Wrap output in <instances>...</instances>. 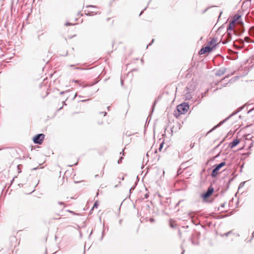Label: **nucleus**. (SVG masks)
<instances>
[{
	"instance_id": "38",
	"label": "nucleus",
	"mask_w": 254,
	"mask_h": 254,
	"mask_svg": "<svg viewBox=\"0 0 254 254\" xmlns=\"http://www.w3.org/2000/svg\"><path fill=\"white\" fill-rule=\"evenodd\" d=\"M134 187H132V188H131L130 189V190H129L130 192H131V191L132 190H134Z\"/></svg>"
},
{
	"instance_id": "11",
	"label": "nucleus",
	"mask_w": 254,
	"mask_h": 254,
	"mask_svg": "<svg viewBox=\"0 0 254 254\" xmlns=\"http://www.w3.org/2000/svg\"><path fill=\"white\" fill-rule=\"evenodd\" d=\"M238 42H239L240 44L241 45V46H237L235 44L234 45V47H235L236 49H241L242 48H243L244 46V42L243 40L242 39H240L238 41Z\"/></svg>"
},
{
	"instance_id": "17",
	"label": "nucleus",
	"mask_w": 254,
	"mask_h": 254,
	"mask_svg": "<svg viewBox=\"0 0 254 254\" xmlns=\"http://www.w3.org/2000/svg\"><path fill=\"white\" fill-rule=\"evenodd\" d=\"M205 51L204 50V49H203V48H202L199 51V55H202V54H204V53H205Z\"/></svg>"
},
{
	"instance_id": "41",
	"label": "nucleus",
	"mask_w": 254,
	"mask_h": 254,
	"mask_svg": "<svg viewBox=\"0 0 254 254\" xmlns=\"http://www.w3.org/2000/svg\"><path fill=\"white\" fill-rule=\"evenodd\" d=\"M219 156V155H217L216 156H215L214 157V159H215L216 158H217L218 156Z\"/></svg>"
},
{
	"instance_id": "32",
	"label": "nucleus",
	"mask_w": 254,
	"mask_h": 254,
	"mask_svg": "<svg viewBox=\"0 0 254 254\" xmlns=\"http://www.w3.org/2000/svg\"><path fill=\"white\" fill-rule=\"evenodd\" d=\"M121 83L122 86H123V80L122 78H121Z\"/></svg>"
},
{
	"instance_id": "19",
	"label": "nucleus",
	"mask_w": 254,
	"mask_h": 254,
	"mask_svg": "<svg viewBox=\"0 0 254 254\" xmlns=\"http://www.w3.org/2000/svg\"><path fill=\"white\" fill-rule=\"evenodd\" d=\"M231 232H232V231H229V232H227L226 233H224L223 235L226 236V237H227L231 233Z\"/></svg>"
},
{
	"instance_id": "42",
	"label": "nucleus",
	"mask_w": 254,
	"mask_h": 254,
	"mask_svg": "<svg viewBox=\"0 0 254 254\" xmlns=\"http://www.w3.org/2000/svg\"><path fill=\"white\" fill-rule=\"evenodd\" d=\"M245 182L242 183L240 184V185H242V186H244V185L245 184Z\"/></svg>"
},
{
	"instance_id": "3",
	"label": "nucleus",
	"mask_w": 254,
	"mask_h": 254,
	"mask_svg": "<svg viewBox=\"0 0 254 254\" xmlns=\"http://www.w3.org/2000/svg\"><path fill=\"white\" fill-rule=\"evenodd\" d=\"M243 107H241L240 108H239L237 111L233 113L232 114H231L230 115H229L227 118H226L224 120L222 121H221L218 124H217L216 126H214L210 131L209 132H211L213 130H214V129H215L216 128L219 127L220 126H221L222 125H223L227 120H228L229 119H230L231 117H232V116H233L234 115H236V114H237L238 112H239L240 111H241L242 109H243Z\"/></svg>"
},
{
	"instance_id": "44",
	"label": "nucleus",
	"mask_w": 254,
	"mask_h": 254,
	"mask_svg": "<svg viewBox=\"0 0 254 254\" xmlns=\"http://www.w3.org/2000/svg\"><path fill=\"white\" fill-rule=\"evenodd\" d=\"M251 140L254 141V137H252Z\"/></svg>"
},
{
	"instance_id": "14",
	"label": "nucleus",
	"mask_w": 254,
	"mask_h": 254,
	"mask_svg": "<svg viewBox=\"0 0 254 254\" xmlns=\"http://www.w3.org/2000/svg\"><path fill=\"white\" fill-rule=\"evenodd\" d=\"M241 17V15L239 14H235L233 17V19L232 20H235V22H236L237 21L239 20V19Z\"/></svg>"
},
{
	"instance_id": "51",
	"label": "nucleus",
	"mask_w": 254,
	"mask_h": 254,
	"mask_svg": "<svg viewBox=\"0 0 254 254\" xmlns=\"http://www.w3.org/2000/svg\"><path fill=\"white\" fill-rule=\"evenodd\" d=\"M63 103H64V105H66V104H65V101H64V102H63Z\"/></svg>"
},
{
	"instance_id": "6",
	"label": "nucleus",
	"mask_w": 254,
	"mask_h": 254,
	"mask_svg": "<svg viewBox=\"0 0 254 254\" xmlns=\"http://www.w3.org/2000/svg\"><path fill=\"white\" fill-rule=\"evenodd\" d=\"M217 42V39L216 38H213L211 41L208 42L207 45L209 46L210 47H212V48L213 49L219 44H216Z\"/></svg>"
},
{
	"instance_id": "49",
	"label": "nucleus",
	"mask_w": 254,
	"mask_h": 254,
	"mask_svg": "<svg viewBox=\"0 0 254 254\" xmlns=\"http://www.w3.org/2000/svg\"><path fill=\"white\" fill-rule=\"evenodd\" d=\"M86 86H87V85H84V86H83V87H85Z\"/></svg>"
},
{
	"instance_id": "4",
	"label": "nucleus",
	"mask_w": 254,
	"mask_h": 254,
	"mask_svg": "<svg viewBox=\"0 0 254 254\" xmlns=\"http://www.w3.org/2000/svg\"><path fill=\"white\" fill-rule=\"evenodd\" d=\"M45 135L43 133H39L36 135L33 138V141L34 143L38 144H41L44 139Z\"/></svg>"
},
{
	"instance_id": "52",
	"label": "nucleus",
	"mask_w": 254,
	"mask_h": 254,
	"mask_svg": "<svg viewBox=\"0 0 254 254\" xmlns=\"http://www.w3.org/2000/svg\"><path fill=\"white\" fill-rule=\"evenodd\" d=\"M156 101H155V102L154 103V105H153V106H154V105H155V104H156Z\"/></svg>"
},
{
	"instance_id": "21",
	"label": "nucleus",
	"mask_w": 254,
	"mask_h": 254,
	"mask_svg": "<svg viewBox=\"0 0 254 254\" xmlns=\"http://www.w3.org/2000/svg\"><path fill=\"white\" fill-rule=\"evenodd\" d=\"M58 203L61 205H63V207H64L65 206H64V203L63 202H61V201H59L58 202Z\"/></svg>"
},
{
	"instance_id": "30",
	"label": "nucleus",
	"mask_w": 254,
	"mask_h": 254,
	"mask_svg": "<svg viewBox=\"0 0 254 254\" xmlns=\"http://www.w3.org/2000/svg\"><path fill=\"white\" fill-rule=\"evenodd\" d=\"M100 114H104V116H106V115L107 113H106V112H100Z\"/></svg>"
},
{
	"instance_id": "35",
	"label": "nucleus",
	"mask_w": 254,
	"mask_h": 254,
	"mask_svg": "<svg viewBox=\"0 0 254 254\" xmlns=\"http://www.w3.org/2000/svg\"><path fill=\"white\" fill-rule=\"evenodd\" d=\"M154 40V39H152L151 43H150L149 45H148L147 46V48L149 45H151V44H152V43H153Z\"/></svg>"
},
{
	"instance_id": "28",
	"label": "nucleus",
	"mask_w": 254,
	"mask_h": 254,
	"mask_svg": "<svg viewBox=\"0 0 254 254\" xmlns=\"http://www.w3.org/2000/svg\"><path fill=\"white\" fill-rule=\"evenodd\" d=\"M181 169H182L180 168V169L178 170V174H181L182 173V172L181 171Z\"/></svg>"
},
{
	"instance_id": "34",
	"label": "nucleus",
	"mask_w": 254,
	"mask_h": 254,
	"mask_svg": "<svg viewBox=\"0 0 254 254\" xmlns=\"http://www.w3.org/2000/svg\"><path fill=\"white\" fill-rule=\"evenodd\" d=\"M148 197V194H145V195H144V198H147Z\"/></svg>"
},
{
	"instance_id": "39",
	"label": "nucleus",
	"mask_w": 254,
	"mask_h": 254,
	"mask_svg": "<svg viewBox=\"0 0 254 254\" xmlns=\"http://www.w3.org/2000/svg\"><path fill=\"white\" fill-rule=\"evenodd\" d=\"M103 236H104V231H102V237L101 239H102V238H103Z\"/></svg>"
},
{
	"instance_id": "48",
	"label": "nucleus",
	"mask_w": 254,
	"mask_h": 254,
	"mask_svg": "<svg viewBox=\"0 0 254 254\" xmlns=\"http://www.w3.org/2000/svg\"><path fill=\"white\" fill-rule=\"evenodd\" d=\"M208 91V89H207V90L204 92L206 94V93Z\"/></svg>"
},
{
	"instance_id": "18",
	"label": "nucleus",
	"mask_w": 254,
	"mask_h": 254,
	"mask_svg": "<svg viewBox=\"0 0 254 254\" xmlns=\"http://www.w3.org/2000/svg\"><path fill=\"white\" fill-rule=\"evenodd\" d=\"M163 145H164V142H163L160 143L159 147V151L161 150V149H162V148L163 147Z\"/></svg>"
},
{
	"instance_id": "9",
	"label": "nucleus",
	"mask_w": 254,
	"mask_h": 254,
	"mask_svg": "<svg viewBox=\"0 0 254 254\" xmlns=\"http://www.w3.org/2000/svg\"><path fill=\"white\" fill-rule=\"evenodd\" d=\"M200 235V233H195V234H192L191 237H190V240H191V243L193 245H196L197 244V242H195L194 240V239L196 237L198 238L199 235Z\"/></svg>"
},
{
	"instance_id": "56",
	"label": "nucleus",
	"mask_w": 254,
	"mask_h": 254,
	"mask_svg": "<svg viewBox=\"0 0 254 254\" xmlns=\"http://www.w3.org/2000/svg\"><path fill=\"white\" fill-rule=\"evenodd\" d=\"M122 180H124V177L122 178Z\"/></svg>"
},
{
	"instance_id": "26",
	"label": "nucleus",
	"mask_w": 254,
	"mask_h": 254,
	"mask_svg": "<svg viewBox=\"0 0 254 254\" xmlns=\"http://www.w3.org/2000/svg\"><path fill=\"white\" fill-rule=\"evenodd\" d=\"M68 91H69V90H66L65 91H62V92H60V94L61 95L64 94V93L67 92Z\"/></svg>"
},
{
	"instance_id": "50",
	"label": "nucleus",
	"mask_w": 254,
	"mask_h": 254,
	"mask_svg": "<svg viewBox=\"0 0 254 254\" xmlns=\"http://www.w3.org/2000/svg\"><path fill=\"white\" fill-rule=\"evenodd\" d=\"M77 164V162L75 163L74 165H76Z\"/></svg>"
},
{
	"instance_id": "47",
	"label": "nucleus",
	"mask_w": 254,
	"mask_h": 254,
	"mask_svg": "<svg viewBox=\"0 0 254 254\" xmlns=\"http://www.w3.org/2000/svg\"><path fill=\"white\" fill-rule=\"evenodd\" d=\"M149 155V152H147V153H146V156H148Z\"/></svg>"
},
{
	"instance_id": "20",
	"label": "nucleus",
	"mask_w": 254,
	"mask_h": 254,
	"mask_svg": "<svg viewBox=\"0 0 254 254\" xmlns=\"http://www.w3.org/2000/svg\"><path fill=\"white\" fill-rule=\"evenodd\" d=\"M123 158H124L123 157H121L120 158V159H119L118 161V164L121 163L122 162V160L123 159Z\"/></svg>"
},
{
	"instance_id": "27",
	"label": "nucleus",
	"mask_w": 254,
	"mask_h": 254,
	"mask_svg": "<svg viewBox=\"0 0 254 254\" xmlns=\"http://www.w3.org/2000/svg\"><path fill=\"white\" fill-rule=\"evenodd\" d=\"M193 213H194V212H190V213L189 214V216H190V217H191V218H192V214H193Z\"/></svg>"
},
{
	"instance_id": "22",
	"label": "nucleus",
	"mask_w": 254,
	"mask_h": 254,
	"mask_svg": "<svg viewBox=\"0 0 254 254\" xmlns=\"http://www.w3.org/2000/svg\"><path fill=\"white\" fill-rule=\"evenodd\" d=\"M86 7H97L96 6L93 5H88L86 6Z\"/></svg>"
},
{
	"instance_id": "37",
	"label": "nucleus",
	"mask_w": 254,
	"mask_h": 254,
	"mask_svg": "<svg viewBox=\"0 0 254 254\" xmlns=\"http://www.w3.org/2000/svg\"><path fill=\"white\" fill-rule=\"evenodd\" d=\"M170 226L172 228H174L175 226L172 223H170Z\"/></svg>"
},
{
	"instance_id": "8",
	"label": "nucleus",
	"mask_w": 254,
	"mask_h": 254,
	"mask_svg": "<svg viewBox=\"0 0 254 254\" xmlns=\"http://www.w3.org/2000/svg\"><path fill=\"white\" fill-rule=\"evenodd\" d=\"M226 69L224 67H222L217 70L215 73V75L217 76H220L223 75L226 72Z\"/></svg>"
},
{
	"instance_id": "33",
	"label": "nucleus",
	"mask_w": 254,
	"mask_h": 254,
	"mask_svg": "<svg viewBox=\"0 0 254 254\" xmlns=\"http://www.w3.org/2000/svg\"><path fill=\"white\" fill-rule=\"evenodd\" d=\"M150 221L152 223V222H154V220L153 218H150Z\"/></svg>"
},
{
	"instance_id": "31",
	"label": "nucleus",
	"mask_w": 254,
	"mask_h": 254,
	"mask_svg": "<svg viewBox=\"0 0 254 254\" xmlns=\"http://www.w3.org/2000/svg\"><path fill=\"white\" fill-rule=\"evenodd\" d=\"M184 167H185L184 163L182 164L181 166H180V168L182 169V168H184Z\"/></svg>"
},
{
	"instance_id": "43",
	"label": "nucleus",
	"mask_w": 254,
	"mask_h": 254,
	"mask_svg": "<svg viewBox=\"0 0 254 254\" xmlns=\"http://www.w3.org/2000/svg\"><path fill=\"white\" fill-rule=\"evenodd\" d=\"M73 82H74L75 83H77V82H78V80H73Z\"/></svg>"
},
{
	"instance_id": "1",
	"label": "nucleus",
	"mask_w": 254,
	"mask_h": 254,
	"mask_svg": "<svg viewBox=\"0 0 254 254\" xmlns=\"http://www.w3.org/2000/svg\"><path fill=\"white\" fill-rule=\"evenodd\" d=\"M189 109V105L188 103H183L179 105H178L177 107V110L178 112V115L177 113H175V116L177 117L178 116H179L180 114H185L187 112Z\"/></svg>"
},
{
	"instance_id": "15",
	"label": "nucleus",
	"mask_w": 254,
	"mask_h": 254,
	"mask_svg": "<svg viewBox=\"0 0 254 254\" xmlns=\"http://www.w3.org/2000/svg\"><path fill=\"white\" fill-rule=\"evenodd\" d=\"M245 41L247 43H254V41L251 40L249 37H246L245 38Z\"/></svg>"
},
{
	"instance_id": "12",
	"label": "nucleus",
	"mask_w": 254,
	"mask_h": 254,
	"mask_svg": "<svg viewBox=\"0 0 254 254\" xmlns=\"http://www.w3.org/2000/svg\"><path fill=\"white\" fill-rule=\"evenodd\" d=\"M236 22L235 20H232L229 24V25L227 27V31L229 30H232L233 29V27L235 25Z\"/></svg>"
},
{
	"instance_id": "46",
	"label": "nucleus",
	"mask_w": 254,
	"mask_h": 254,
	"mask_svg": "<svg viewBox=\"0 0 254 254\" xmlns=\"http://www.w3.org/2000/svg\"><path fill=\"white\" fill-rule=\"evenodd\" d=\"M194 144L190 145V147L192 148L193 147Z\"/></svg>"
},
{
	"instance_id": "23",
	"label": "nucleus",
	"mask_w": 254,
	"mask_h": 254,
	"mask_svg": "<svg viewBox=\"0 0 254 254\" xmlns=\"http://www.w3.org/2000/svg\"><path fill=\"white\" fill-rule=\"evenodd\" d=\"M75 69H80V70L86 69L85 68H82V67H75Z\"/></svg>"
},
{
	"instance_id": "29",
	"label": "nucleus",
	"mask_w": 254,
	"mask_h": 254,
	"mask_svg": "<svg viewBox=\"0 0 254 254\" xmlns=\"http://www.w3.org/2000/svg\"><path fill=\"white\" fill-rule=\"evenodd\" d=\"M205 95H206V93H205V92L202 93L201 94V95H202L201 98L204 97L205 96Z\"/></svg>"
},
{
	"instance_id": "24",
	"label": "nucleus",
	"mask_w": 254,
	"mask_h": 254,
	"mask_svg": "<svg viewBox=\"0 0 254 254\" xmlns=\"http://www.w3.org/2000/svg\"><path fill=\"white\" fill-rule=\"evenodd\" d=\"M92 13H93V12H88V13H86V14L88 16H92L93 15V14H92Z\"/></svg>"
},
{
	"instance_id": "45",
	"label": "nucleus",
	"mask_w": 254,
	"mask_h": 254,
	"mask_svg": "<svg viewBox=\"0 0 254 254\" xmlns=\"http://www.w3.org/2000/svg\"><path fill=\"white\" fill-rule=\"evenodd\" d=\"M95 14H100V12H96L94 13Z\"/></svg>"
},
{
	"instance_id": "5",
	"label": "nucleus",
	"mask_w": 254,
	"mask_h": 254,
	"mask_svg": "<svg viewBox=\"0 0 254 254\" xmlns=\"http://www.w3.org/2000/svg\"><path fill=\"white\" fill-rule=\"evenodd\" d=\"M214 192V188L211 186H209L205 192L201 195V197L203 199L208 198Z\"/></svg>"
},
{
	"instance_id": "57",
	"label": "nucleus",
	"mask_w": 254,
	"mask_h": 254,
	"mask_svg": "<svg viewBox=\"0 0 254 254\" xmlns=\"http://www.w3.org/2000/svg\"><path fill=\"white\" fill-rule=\"evenodd\" d=\"M109 108H110V107H108V110H109Z\"/></svg>"
},
{
	"instance_id": "10",
	"label": "nucleus",
	"mask_w": 254,
	"mask_h": 254,
	"mask_svg": "<svg viewBox=\"0 0 254 254\" xmlns=\"http://www.w3.org/2000/svg\"><path fill=\"white\" fill-rule=\"evenodd\" d=\"M239 142H240V140L238 139L237 138V139H234L233 140V141L231 142L229 144V147L231 148H233L234 147H235L236 146H237L239 143Z\"/></svg>"
},
{
	"instance_id": "40",
	"label": "nucleus",
	"mask_w": 254,
	"mask_h": 254,
	"mask_svg": "<svg viewBox=\"0 0 254 254\" xmlns=\"http://www.w3.org/2000/svg\"><path fill=\"white\" fill-rule=\"evenodd\" d=\"M228 76H229L228 75L226 76H225V77H224L222 80H224V79H225L226 78L228 77Z\"/></svg>"
},
{
	"instance_id": "13",
	"label": "nucleus",
	"mask_w": 254,
	"mask_h": 254,
	"mask_svg": "<svg viewBox=\"0 0 254 254\" xmlns=\"http://www.w3.org/2000/svg\"><path fill=\"white\" fill-rule=\"evenodd\" d=\"M203 49H204L206 53L207 52H210L211 51H212L213 49L212 48V47H210L209 46H208L207 44V45L204 47H203Z\"/></svg>"
},
{
	"instance_id": "25",
	"label": "nucleus",
	"mask_w": 254,
	"mask_h": 254,
	"mask_svg": "<svg viewBox=\"0 0 254 254\" xmlns=\"http://www.w3.org/2000/svg\"><path fill=\"white\" fill-rule=\"evenodd\" d=\"M64 25H65V26H67L71 25V24L70 23H69V22H66Z\"/></svg>"
},
{
	"instance_id": "16",
	"label": "nucleus",
	"mask_w": 254,
	"mask_h": 254,
	"mask_svg": "<svg viewBox=\"0 0 254 254\" xmlns=\"http://www.w3.org/2000/svg\"><path fill=\"white\" fill-rule=\"evenodd\" d=\"M98 202L97 201H95V202L94 204V205L92 208V210L94 209V208H97L98 206Z\"/></svg>"
},
{
	"instance_id": "2",
	"label": "nucleus",
	"mask_w": 254,
	"mask_h": 254,
	"mask_svg": "<svg viewBox=\"0 0 254 254\" xmlns=\"http://www.w3.org/2000/svg\"><path fill=\"white\" fill-rule=\"evenodd\" d=\"M226 165V162L224 161H223L221 162L220 163L215 165L214 166V168L213 169L211 176L212 178L216 177L218 174V171L223 166Z\"/></svg>"
},
{
	"instance_id": "36",
	"label": "nucleus",
	"mask_w": 254,
	"mask_h": 254,
	"mask_svg": "<svg viewBox=\"0 0 254 254\" xmlns=\"http://www.w3.org/2000/svg\"><path fill=\"white\" fill-rule=\"evenodd\" d=\"M225 203H222L221 204V207H224L225 206Z\"/></svg>"
},
{
	"instance_id": "55",
	"label": "nucleus",
	"mask_w": 254,
	"mask_h": 254,
	"mask_svg": "<svg viewBox=\"0 0 254 254\" xmlns=\"http://www.w3.org/2000/svg\"><path fill=\"white\" fill-rule=\"evenodd\" d=\"M33 170H36L37 169V168H34L33 169Z\"/></svg>"
},
{
	"instance_id": "7",
	"label": "nucleus",
	"mask_w": 254,
	"mask_h": 254,
	"mask_svg": "<svg viewBox=\"0 0 254 254\" xmlns=\"http://www.w3.org/2000/svg\"><path fill=\"white\" fill-rule=\"evenodd\" d=\"M224 37V41H222L223 44H226L229 41H230L232 39V34L227 32V34L225 36H223Z\"/></svg>"
},
{
	"instance_id": "54",
	"label": "nucleus",
	"mask_w": 254,
	"mask_h": 254,
	"mask_svg": "<svg viewBox=\"0 0 254 254\" xmlns=\"http://www.w3.org/2000/svg\"><path fill=\"white\" fill-rule=\"evenodd\" d=\"M86 101V100H82V102H85V101Z\"/></svg>"
},
{
	"instance_id": "53",
	"label": "nucleus",
	"mask_w": 254,
	"mask_h": 254,
	"mask_svg": "<svg viewBox=\"0 0 254 254\" xmlns=\"http://www.w3.org/2000/svg\"><path fill=\"white\" fill-rule=\"evenodd\" d=\"M142 12H143V11H141L139 15H140L142 13Z\"/></svg>"
}]
</instances>
